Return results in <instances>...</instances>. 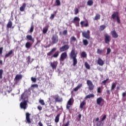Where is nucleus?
I'll list each match as a JSON object with an SVG mask.
<instances>
[{
    "instance_id": "1",
    "label": "nucleus",
    "mask_w": 126,
    "mask_h": 126,
    "mask_svg": "<svg viewBox=\"0 0 126 126\" xmlns=\"http://www.w3.org/2000/svg\"><path fill=\"white\" fill-rule=\"evenodd\" d=\"M56 51H57V48L54 47L52 48V50L47 54V56L48 57L51 56V58H58V57L60 56V52L59 51L56 52ZM55 52H56L54 54Z\"/></svg>"
},
{
    "instance_id": "2",
    "label": "nucleus",
    "mask_w": 126,
    "mask_h": 126,
    "mask_svg": "<svg viewBox=\"0 0 126 126\" xmlns=\"http://www.w3.org/2000/svg\"><path fill=\"white\" fill-rule=\"evenodd\" d=\"M77 53H75V49H72L70 54V58L73 60V65L75 66L77 64Z\"/></svg>"
},
{
    "instance_id": "3",
    "label": "nucleus",
    "mask_w": 126,
    "mask_h": 126,
    "mask_svg": "<svg viewBox=\"0 0 126 126\" xmlns=\"http://www.w3.org/2000/svg\"><path fill=\"white\" fill-rule=\"evenodd\" d=\"M115 18H116L117 23L119 24L121 23V19H120V16H119V12H115L112 15V18H113V19H115Z\"/></svg>"
},
{
    "instance_id": "4",
    "label": "nucleus",
    "mask_w": 126,
    "mask_h": 126,
    "mask_svg": "<svg viewBox=\"0 0 126 126\" xmlns=\"http://www.w3.org/2000/svg\"><path fill=\"white\" fill-rule=\"evenodd\" d=\"M87 84L88 86L89 90H90V91L94 90V86L92 81H91V80H88L87 81Z\"/></svg>"
},
{
    "instance_id": "5",
    "label": "nucleus",
    "mask_w": 126,
    "mask_h": 126,
    "mask_svg": "<svg viewBox=\"0 0 126 126\" xmlns=\"http://www.w3.org/2000/svg\"><path fill=\"white\" fill-rule=\"evenodd\" d=\"M73 102H74L73 98L71 97L70 98H69L66 104L67 110H68L69 111L70 106H72V105L73 104Z\"/></svg>"
},
{
    "instance_id": "6",
    "label": "nucleus",
    "mask_w": 126,
    "mask_h": 126,
    "mask_svg": "<svg viewBox=\"0 0 126 126\" xmlns=\"http://www.w3.org/2000/svg\"><path fill=\"white\" fill-rule=\"evenodd\" d=\"M28 101L27 100L23 101L21 102L20 104V107L21 109H23V110H26L27 109V106Z\"/></svg>"
},
{
    "instance_id": "7",
    "label": "nucleus",
    "mask_w": 126,
    "mask_h": 126,
    "mask_svg": "<svg viewBox=\"0 0 126 126\" xmlns=\"http://www.w3.org/2000/svg\"><path fill=\"white\" fill-rule=\"evenodd\" d=\"M52 44H57L59 42V36L57 34H53L51 38Z\"/></svg>"
},
{
    "instance_id": "8",
    "label": "nucleus",
    "mask_w": 126,
    "mask_h": 126,
    "mask_svg": "<svg viewBox=\"0 0 126 126\" xmlns=\"http://www.w3.org/2000/svg\"><path fill=\"white\" fill-rule=\"evenodd\" d=\"M82 34L84 38L88 39H90V31L87 30V32H83Z\"/></svg>"
},
{
    "instance_id": "9",
    "label": "nucleus",
    "mask_w": 126,
    "mask_h": 126,
    "mask_svg": "<svg viewBox=\"0 0 126 126\" xmlns=\"http://www.w3.org/2000/svg\"><path fill=\"white\" fill-rule=\"evenodd\" d=\"M66 58H67V53L66 52L62 53L60 58V62H63Z\"/></svg>"
},
{
    "instance_id": "10",
    "label": "nucleus",
    "mask_w": 126,
    "mask_h": 126,
    "mask_svg": "<svg viewBox=\"0 0 126 126\" xmlns=\"http://www.w3.org/2000/svg\"><path fill=\"white\" fill-rule=\"evenodd\" d=\"M21 100H23V101H28V95L26 92L23 93L21 95Z\"/></svg>"
},
{
    "instance_id": "11",
    "label": "nucleus",
    "mask_w": 126,
    "mask_h": 126,
    "mask_svg": "<svg viewBox=\"0 0 126 126\" xmlns=\"http://www.w3.org/2000/svg\"><path fill=\"white\" fill-rule=\"evenodd\" d=\"M104 41L106 44H110V41H111L110 36L108 34V33L104 34Z\"/></svg>"
},
{
    "instance_id": "12",
    "label": "nucleus",
    "mask_w": 126,
    "mask_h": 126,
    "mask_svg": "<svg viewBox=\"0 0 126 126\" xmlns=\"http://www.w3.org/2000/svg\"><path fill=\"white\" fill-rule=\"evenodd\" d=\"M68 49H69V46H68V45H64L60 47L59 50L60 52H65V51H67Z\"/></svg>"
},
{
    "instance_id": "13",
    "label": "nucleus",
    "mask_w": 126,
    "mask_h": 126,
    "mask_svg": "<svg viewBox=\"0 0 126 126\" xmlns=\"http://www.w3.org/2000/svg\"><path fill=\"white\" fill-rule=\"evenodd\" d=\"M50 66H51L52 69H57V67L58 66V62L54 61L50 63Z\"/></svg>"
},
{
    "instance_id": "14",
    "label": "nucleus",
    "mask_w": 126,
    "mask_h": 126,
    "mask_svg": "<svg viewBox=\"0 0 126 126\" xmlns=\"http://www.w3.org/2000/svg\"><path fill=\"white\" fill-rule=\"evenodd\" d=\"M30 116H31V114L29 113V112H27L26 113V120L27 121V123H28V124H31V120H30Z\"/></svg>"
},
{
    "instance_id": "15",
    "label": "nucleus",
    "mask_w": 126,
    "mask_h": 126,
    "mask_svg": "<svg viewBox=\"0 0 126 126\" xmlns=\"http://www.w3.org/2000/svg\"><path fill=\"white\" fill-rule=\"evenodd\" d=\"M111 35L112 36V38H117L119 37V34L117 33L115 30L112 31L111 32Z\"/></svg>"
},
{
    "instance_id": "16",
    "label": "nucleus",
    "mask_w": 126,
    "mask_h": 126,
    "mask_svg": "<svg viewBox=\"0 0 126 126\" xmlns=\"http://www.w3.org/2000/svg\"><path fill=\"white\" fill-rule=\"evenodd\" d=\"M55 102H63V98L59 96V95H56L55 96Z\"/></svg>"
},
{
    "instance_id": "17",
    "label": "nucleus",
    "mask_w": 126,
    "mask_h": 126,
    "mask_svg": "<svg viewBox=\"0 0 126 126\" xmlns=\"http://www.w3.org/2000/svg\"><path fill=\"white\" fill-rule=\"evenodd\" d=\"M26 38L27 40H28L29 41H31V42H32V43H34V42H35V39H34V38H33V37H32V35H31L28 34L26 36Z\"/></svg>"
},
{
    "instance_id": "18",
    "label": "nucleus",
    "mask_w": 126,
    "mask_h": 126,
    "mask_svg": "<svg viewBox=\"0 0 126 126\" xmlns=\"http://www.w3.org/2000/svg\"><path fill=\"white\" fill-rule=\"evenodd\" d=\"M104 101V99L101 97H99L96 99V104L100 106L101 105V103Z\"/></svg>"
},
{
    "instance_id": "19",
    "label": "nucleus",
    "mask_w": 126,
    "mask_h": 126,
    "mask_svg": "<svg viewBox=\"0 0 126 126\" xmlns=\"http://www.w3.org/2000/svg\"><path fill=\"white\" fill-rule=\"evenodd\" d=\"M97 63L100 66H103V65H104V62L102 60V59L98 58L97 60Z\"/></svg>"
},
{
    "instance_id": "20",
    "label": "nucleus",
    "mask_w": 126,
    "mask_h": 126,
    "mask_svg": "<svg viewBox=\"0 0 126 126\" xmlns=\"http://www.w3.org/2000/svg\"><path fill=\"white\" fill-rule=\"evenodd\" d=\"M95 97V95L93 94H90L88 95H87L85 99H90V98H94Z\"/></svg>"
},
{
    "instance_id": "21",
    "label": "nucleus",
    "mask_w": 126,
    "mask_h": 126,
    "mask_svg": "<svg viewBox=\"0 0 126 126\" xmlns=\"http://www.w3.org/2000/svg\"><path fill=\"white\" fill-rule=\"evenodd\" d=\"M26 7V3H23V5L22 6L20 7V11H24L25 10V8Z\"/></svg>"
},
{
    "instance_id": "22",
    "label": "nucleus",
    "mask_w": 126,
    "mask_h": 126,
    "mask_svg": "<svg viewBox=\"0 0 126 126\" xmlns=\"http://www.w3.org/2000/svg\"><path fill=\"white\" fill-rule=\"evenodd\" d=\"M15 80H20L22 79V74H17L15 77Z\"/></svg>"
},
{
    "instance_id": "23",
    "label": "nucleus",
    "mask_w": 126,
    "mask_h": 126,
    "mask_svg": "<svg viewBox=\"0 0 126 126\" xmlns=\"http://www.w3.org/2000/svg\"><path fill=\"white\" fill-rule=\"evenodd\" d=\"M61 115L60 114H57L56 117H55V123H59L60 122V117Z\"/></svg>"
},
{
    "instance_id": "24",
    "label": "nucleus",
    "mask_w": 126,
    "mask_h": 126,
    "mask_svg": "<svg viewBox=\"0 0 126 126\" xmlns=\"http://www.w3.org/2000/svg\"><path fill=\"white\" fill-rule=\"evenodd\" d=\"M81 87H82V84H79L76 87H75L73 90L75 92H76V91H78V90L79 89H80V88H81Z\"/></svg>"
},
{
    "instance_id": "25",
    "label": "nucleus",
    "mask_w": 126,
    "mask_h": 126,
    "mask_svg": "<svg viewBox=\"0 0 126 126\" xmlns=\"http://www.w3.org/2000/svg\"><path fill=\"white\" fill-rule=\"evenodd\" d=\"M12 54H13V51L10 50L7 54H5V58L6 59V58H8V57L12 55Z\"/></svg>"
},
{
    "instance_id": "26",
    "label": "nucleus",
    "mask_w": 126,
    "mask_h": 126,
    "mask_svg": "<svg viewBox=\"0 0 126 126\" xmlns=\"http://www.w3.org/2000/svg\"><path fill=\"white\" fill-rule=\"evenodd\" d=\"M80 21V19L78 17H75L73 19V23H75V22H79Z\"/></svg>"
},
{
    "instance_id": "27",
    "label": "nucleus",
    "mask_w": 126,
    "mask_h": 126,
    "mask_svg": "<svg viewBox=\"0 0 126 126\" xmlns=\"http://www.w3.org/2000/svg\"><path fill=\"white\" fill-rule=\"evenodd\" d=\"M101 18V15H100L99 14H96L94 20H99Z\"/></svg>"
},
{
    "instance_id": "28",
    "label": "nucleus",
    "mask_w": 126,
    "mask_h": 126,
    "mask_svg": "<svg viewBox=\"0 0 126 126\" xmlns=\"http://www.w3.org/2000/svg\"><path fill=\"white\" fill-rule=\"evenodd\" d=\"M48 28H49V27L46 26L43 29L42 32L43 34H46L47 32H48Z\"/></svg>"
},
{
    "instance_id": "29",
    "label": "nucleus",
    "mask_w": 126,
    "mask_h": 126,
    "mask_svg": "<svg viewBox=\"0 0 126 126\" xmlns=\"http://www.w3.org/2000/svg\"><path fill=\"white\" fill-rule=\"evenodd\" d=\"M32 44L30 42H27L26 43L25 46L27 49H30L31 48Z\"/></svg>"
},
{
    "instance_id": "30",
    "label": "nucleus",
    "mask_w": 126,
    "mask_h": 126,
    "mask_svg": "<svg viewBox=\"0 0 126 126\" xmlns=\"http://www.w3.org/2000/svg\"><path fill=\"white\" fill-rule=\"evenodd\" d=\"M86 103L85 102V101H83L81 103L80 105V109H83V107L85 106Z\"/></svg>"
},
{
    "instance_id": "31",
    "label": "nucleus",
    "mask_w": 126,
    "mask_h": 126,
    "mask_svg": "<svg viewBox=\"0 0 126 126\" xmlns=\"http://www.w3.org/2000/svg\"><path fill=\"white\" fill-rule=\"evenodd\" d=\"M11 27H12V22H11V21H9L7 24V28H11Z\"/></svg>"
},
{
    "instance_id": "32",
    "label": "nucleus",
    "mask_w": 126,
    "mask_h": 126,
    "mask_svg": "<svg viewBox=\"0 0 126 126\" xmlns=\"http://www.w3.org/2000/svg\"><path fill=\"white\" fill-rule=\"evenodd\" d=\"M117 86V84L116 83H113L111 86V91L114 90Z\"/></svg>"
},
{
    "instance_id": "33",
    "label": "nucleus",
    "mask_w": 126,
    "mask_h": 126,
    "mask_svg": "<svg viewBox=\"0 0 126 126\" xmlns=\"http://www.w3.org/2000/svg\"><path fill=\"white\" fill-rule=\"evenodd\" d=\"M83 43L84 46H87L88 44H89V42H88V40H87V39H83Z\"/></svg>"
},
{
    "instance_id": "34",
    "label": "nucleus",
    "mask_w": 126,
    "mask_h": 126,
    "mask_svg": "<svg viewBox=\"0 0 126 126\" xmlns=\"http://www.w3.org/2000/svg\"><path fill=\"white\" fill-rule=\"evenodd\" d=\"M93 0H89L87 2L88 5H89V6H91L92 5H93Z\"/></svg>"
},
{
    "instance_id": "35",
    "label": "nucleus",
    "mask_w": 126,
    "mask_h": 126,
    "mask_svg": "<svg viewBox=\"0 0 126 126\" xmlns=\"http://www.w3.org/2000/svg\"><path fill=\"white\" fill-rule=\"evenodd\" d=\"M76 41H77V40L76 39V37H74V36H72L71 37V38H70V42H75Z\"/></svg>"
},
{
    "instance_id": "36",
    "label": "nucleus",
    "mask_w": 126,
    "mask_h": 126,
    "mask_svg": "<svg viewBox=\"0 0 126 126\" xmlns=\"http://www.w3.org/2000/svg\"><path fill=\"white\" fill-rule=\"evenodd\" d=\"M103 52H104V50L102 49H97V54H98V55H102Z\"/></svg>"
},
{
    "instance_id": "37",
    "label": "nucleus",
    "mask_w": 126,
    "mask_h": 126,
    "mask_svg": "<svg viewBox=\"0 0 126 126\" xmlns=\"http://www.w3.org/2000/svg\"><path fill=\"white\" fill-rule=\"evenodd\" d=\"M27 61L28 64H29V63H32V61L31 62V57H30V56H28L27 58Z\"/></svg>"
},
{
    "instance_id": "38",
    "label": "nucleus",
    "mask_w": 126,
    "mask_h": 126,
    "mask_svg": "<svg viewBox=\"0 0 126 126\" xmlns=\"http://www.w3.org/2000/svg\"><path fill=\"white\" fill-rule=\"evenodd\" d=\"M81 56V57H82V58L87 57V54H86V52H85V51L82 52Z\"/></svg>"
},
{
    "instance_id": "39",
    "label": "nucleus",
    "mask_w": 126,
    "mask_h": 126,
    "mask_svg": "<svg viewBox=\"0 0 126 126\" xmlns=\"http://www.w3.org/2000/svg\"><path fill=\"white\" fill-rule=\"evenodd\" d=\"M85 66L86 68H87V69H90L91 68L90 65H89V64H88V63L87 62L85 63Z\"/></svg>"
},
{
    "instance_id": "40",
    "label": "nucleus",
    "mask_w": 126,
    "mask_h": 126,
    "mask_svg": "<svg viewBox=\"0 0 126 126\" xmlns=\"http://www.w3.org/2000/svg\"><path fill=\"white\" fill-rule=\"evenodd\" d=\"M105 28H106V26H105L104 25H102L99 27V30L101 31H103V30H104Z\"/></svg>"
},
{
    "instance_id": "41",
    "label": "nucleus",
    "mask_w": 126,
    "mask_h": 126,
    "mask_svg": "<svg viewBox=\"0 0 126 126\" xmlns=\"http://www.w3.org/2000/svg\"><path fill=\"white\" fill-rule=\"evenodd\" d=\"M39 103H40V104H41L42 106H45V102L44 101V100L39 99Z\"/></svg>"
},
{
    "instance_id": "42",
    "label": "nucleus",
    "mask_w": 126,
    "mask_h": 126,
    "mask_svg": "<svg viewBox=\"0 0 126 126\" xmlns=\"http://www.w3.org/2000/svg\"><path fill=\"white\" fill-rule=\"evenodd\" d=\"M3 73V70H2V69H0V79H2Z\"/></svg>"
},
{
    "instance_id": "43",
    "label": "nucleus",
    "mask_w": 126,
    "mask_h": 126,
    "mask_svg": "<svg viewBox=\"0 0 126 126\" xmlns=\"http://www.w3.org/2000/svg\"><path fill=\"white\" fill-rule=\"evenodd\" d=\"M74 14L76 15L79 12V10L77 8H74Z\"/></svg>"
},
{
    "instance_id": "44",
    "label": "nucleus",
    "mask_w": 126,
    "mask_h": 126,
    "mask_svg": "<svg viewBox=\"0 0 126 126\" xmlns=\"http://www.w3.org/2000/svg\"><path fill=\"white\" fill-rule=\"evenodd\" d=\"M70 123V122L69 121V120H68V121L66 122L65 124L62 125V126H69Z\"/></svg>"
},
{
    "instance_id": "45",
    "label": "nucleus",
    "mask_w": 126,
    "mask_h": 126,
    "mask_svg": "<svg viewBox=\"0 0 126 126\" xmlns=\"http://www.w3.org/2000/svg\"><path fill=\"white\" fill-rule=\"evenodd\" d=\"M97 93H98V94L102 93V90H101V87H99L97 88Z\"/></svg>"
},
{
    "instance_id": "46",
    "label": "nucleus",
    "mask_w": 126,
    "mask_h": 126,
    "mask_svg": "<svg viewBox=\"0 0 126 126\" xmlns=\"http://www.w3.org/2000/svg\"><path fill=\"white\" fill-rule=\"evenodd\" d=\"M56 2L58 6L61 5V1H60V0H56Z\"/></svg>"
},
{
    "instance_id": "47",
    "label": "nucleus",
    "mask_w": 126,
    "mask_h": 126,
    "mask_svg": "<svg viewBox=\"0 0 126 126\" xmlns=\"http://www.w3.org/2000/svg\"><path fill=\"white\" fill-rule=\"evenodd\" d=\"M31 80H32V82L35 83V82H36V81H37V79H36L35 78H34V77H32L31 78Z\"/></svg>"
},
{
    "instance_id": "48",
    "label": "nucleus",
    "mask_w": 126,
    "mask_h": 126,
    "mask_svg": "<svg viewBox=\"0 0 126 126\" xmlns=\"http://www.w3.org/2000/svg\"><path fill=\"white\" fill-rule=\"evenodd\" d=\"M33 31H34V27H33V26H32L30 30V33H32Z\"/></svg>"
},
{
    "instance_id": "49",
    "label": "nucleus",
    "mask_w": 126,
    "mask_h": 126,
    "mask_svg": "<svg viewBox=\"0 0 126 126\" xmlns=\"http://www.w3.org/2000/svg\"><path fill=\"white\" fill-rule=\"evenodd\" d=\"M3 51V47H0V56L2 55V52Z\"/></svg>"
},
{
    "instance_id": "50",
    "label": "nucleus",
    "mask_w": 126,
    "mask_h": 126,
    "mask_svg": "<svg viewBox=\"0 0 126 126\" xmlns=\"http://www.w3.org/2000/svg\"><path fill=\"white\" fill-rule=\"evenodd\" d=\"M111 48H107L106 55H109L110 53H111Z\"/></svg>"
},
{
    "instance_id": "51",
    "label": "nucleus",
    "mask_w": 126,
    "mask_h": 126,
    "mask_svg": "<svg viewBox=\"0 0 126 126\" xmlns=\"http://www.w3.org/2000/svg\"><path fill=\"white\" fill-rule=\"evenodd\" d=\"M106 118H107V115H104L101 119V122H103V121H105V119H106Z\"/></svg>"
},
{
    "instance_id": "52",
    "label": "nucleus",
    "mask_w": 126,
    "mask_h": 126,
    "mask_svg": "<svg viewBox=\"0 0 126 126\" xmlns=\"http://www.w3.org/2000/svg\"><path fill=\"white\" fill-rule=\"evenodd\" d=\"M108 80H109V79H107L106 80L103 81L102 84H103V85H106V83Z\"/></svg>"
},
{
    "instance_id": "53",
    "label": "nucleus",
    "mask_w": 126,
    "mask_h": 126,
    "mask_svg": "<svg viewBox=\"0 0 126 126\" xmlns=\"http://www.w3.org/2000/svg\"><path fill=\"white\" fill-rule=\"evenodd\" d=\"M74 24H75L76 26L77 27H79V22H76L75 23H73Z\"/></svg>"
},
{
    "instance_id": "54",
    "label": "nucleus",
    "mask_w": 126,
    "mask_h": 126,
    "mask_svg": "<svg viewBox=\"0 0 126 126\" xmlns=\"http://www.w3.org/2000/svg\"><path fill=\"white\" fill-rule=\"evenodd\" d=\"M37 109H38V110H39V111H42V106L38 105L37 106Z\"/></svg>"
},
{
    "instance_id": "55",
    "label": "nucleus",
    "mask_w": 126,
    "mask_h": 126,
    "mask_svg": "<svg viewBox=\"0 0 126 126\" xmlns=\"http://www.w3.org/2000/svg\"><path fill=\"white\" fill-rule=\"evenodd\" d=\"M63 35H66L67 34V30H64L63 32Z\"/></svg>"
},
{
    "instance_id": "56",
    "label": "nucleus",
    "mask_w": 126,
    "mask_h": 126,
    "mask_svg": "<svg viewBox=\"0 0 126 126\" xmlns=\"http://www.w3.org/2000/svg\"><path fill=\"white\" fill-rule=\"evenodd\" d=\"M50 18V19H54V18H55V14H51Z\"/></svg>"
},
{
    "instance_id": "57",
    "label": "nucleus",
    "mask_w": 126,
    "mask_h": 126,
    "mask_svg": "<svg viewBox=\"0 0 126 126\" xmlns=\"http://www.w3.org/2000/svg\"><path fill=\"white\" fill-rule=\"evenodd\" d=\"M31 87H36V88H38V85L37 84H33V85H32Z\"/></svg>"
},
{
    "instance_id": "58",
    "label": "nucleus",
    "mask_w": 126,
    "mask_h": 126,
    "mask_svg": "<svg viewBox=\"0 0 126 126\" xmlns=\"http://www.w3.org/2000/svg\"><path fill=\"white\" fill-rule=\"evenodd\" d=\"M84 27H88L89 25H88V23H87L84 25Z\"/></svg>"
},
{
    "instance_id": "59",
    "label": "nucleus",
    "mask_w": 126,
    "mask_h": 126,
    "mask_svg": "<svg viewBox=\"0 0 126 126\" xmlns=\"http://www.w3.org/2000/svg\"><path fill=\"white\" fill-rule=\"evenodd\" d=\"M85 22V21H81V22L80 24H81L82 27H83V24H84Z\"/></svg>"
},
{
    "instance_id": "60",
    "label": "nucleus",
    "mask_w": 126,
    "mask_h": 126,
    "mask_svg": "<svg viewBox=\"0 0 126 126\" xmlns=\"http://www.w3.org/2000/svg\"><path fill=\"white\" fill-rule=\"evenodd\" d=\"M122 96H123V97H126V92L123 93Z\"/></svg>"
},
{
    "instance_id": "61",
    "label": "nucleus",
    "mask_w": 126,
    "mask_h": 126,
    "mask_svg": "<svg viewBox=\"0 0 126 126\" xmlns=\"http://www.w3.org/2000/svg\"><path fill=\"white\" fill-rule=\"evenodd\" d=\"M38 125H39V126H43V124H42V122H39L38 123Z\"/></svg>"
},
{
    "instance_id": "62",
    "label": "nucleus",
    "mask_w": 126,
    "mask_h": 126,
    "mask_svg": "<svg viewBox=\"0 0 126 126\" xmlns=\"http://www.w3.org/2000/svg\"><path fill=\"white\" fill-rule=\"evenodd\" d=\"M40 43H41V40H37V42H36V45H37V44H40Z\"/></svg>"
},
{
    "instance_id": "63",
    "label": "nucleus",
    "mask_w": 126,
    "mask_h": 126,
    "mask_svg": "<svg viewBox=\"0 0 126 126\" xmlns=\"http://www.w3.org/2000/svg\"><path fill=\"white\" fill-rule=\"evenodd\" d=\"M107 94H110V91L109 90L106 91Z\"/></svg>"
},
{
    "instance_id": "64",
    "label": "nucleus",
    "mask_w": 126,
    "mask_h": 126,
    "mask_svg": "<svg viewBox=\"0 0 126 126\" xmlns=\"http://www.w3.org/2000/svg\"><path fill=\"white\" fill-rule=\"evenodd\" d=\"M0 64L1 65L2 64V60H0Z\"/></svg>"
}]
</instances>
